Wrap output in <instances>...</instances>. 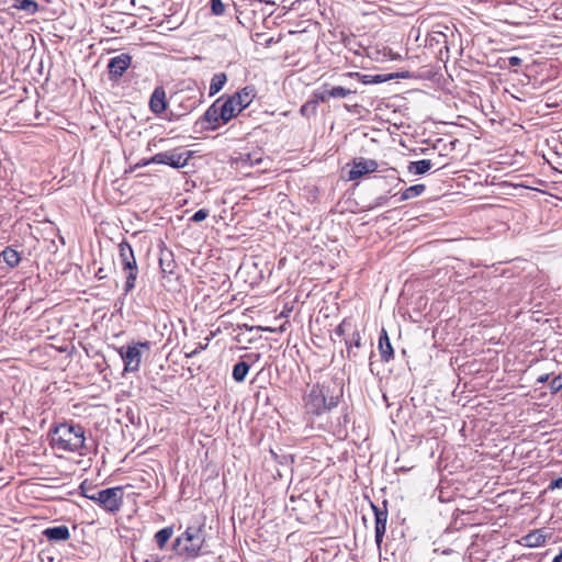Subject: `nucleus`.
Instances as JSON below:
<instances>
[{
  "instance_id": "f257e3e1",
  "label": "nucleus",
  "mask_w": 562,
  "mask_h": 562,
  "mask_svg": "<svg viewBox=\"0 0 562 562\" xmlns=\"http://www.w3.org/2000/svg\"><path fill=\"white\" fill-rule=\"evenodd\" d=\"M52 446L58 450L67 452H78L86 456V436L85 428L80 424L72 422L61 423L50 429Z\"/></svg>"
},
{
  "instance_id": "f03ea898",
  "label": "nucleus",
  "mask_w": 562,
  "mask_h": 562,
  "mask_svg": "<svg viewBox=\"0 0 562 562\" xmlns=\"http://www.w3.org/2000/svg\"><path fill=\"white\" fill-rule=\"evenodd\" d=\"M340 395V389L336 391L329 384H314L304 397L305 411L313 416L324 415L338 405Z\"/></svg>"
},
{
  "instance_id": "7ed1b4c3",
  "label": "nucleus",
  "mask_w": 562,
  "mask_h": 562,
  "mask_svg": "<svg viewBox=\"0 0 562 562\" xmlns=\"http://www.w3.org/2000/svg\"><path fill=\"white\" fill-rule=\"evenodd\" d=\"M205 524L198 522L189 525L187 529L176 538L172 543V549L177 554L186 558H196L205 553L203 550L205 542Z\"/></svg>"
},
{
  "instance_id": "20e7f679",
  "label": "nucleus",
  "mask_w": 562,
  "mask_h": 562,
  "mask_svg": "<svg viewBox=\"0 0 562 562\" xmlns=\"http://www.w3.org/2000/svg\"><path fill=\"white\" fill-rule=\"evenodd\" d=\"M81 495L98 503L106 512H117L122 505V487H109L101 491H94V487L82 482L79 486Z\"/></svg>"
},
{
  "instance_id": "39448f33",
  "label": "nucleus",
  "mask_w": 562,
  "mask_h": 562,
  "mask_svg": "<svg viewBox=\"0 0 562 562\" xmlns=\"http://www.w3.org/2000/svg\"><path fill=\"white\" fill-rule=\"evenodd\" d=\"M150 342H136L127 346H122L117 349L120 357L124 362V372H136L139 370L142 362L140 348L149 349Z\"/></svg>"
},
{
  "instance_id": "423d86ee",
  "label": "nucleus",
  "mask_w": 562,
  "mask_h": 562,
  "mask_svg": "<svg viewBox=\"0 0 562 562\" xmlns=\"http://www.w3.org/2000/svg\"><path fill=\"white\" fill-rule=\"evenodd\" d=\"M190 157V151H179L178 149H172L156 154L151 157V160L155 164L167 165L179 169L188 164Z\"/></svg>"
},
{
  "instance_id": "0eeeda50",
  "label": "nucleus",
  "mask_w": 562,
  "mask_h": 562,
  "mask_svg": "<svg viewBox=\"0 0 562 562\" xmlns=\"http://www.w3.org/2000/svg\"><path fill=\"white\" fill-rule=\"evenodd\" d=\"M378 169V162L369 158H355L351 168L348 171V180H357L366 175L372 173Z\"/></svg>"
},
{
  "instance_id": "6e6552de",
  "label": "nucleus",
  "mask_w": 562,
  "mask_h": 562,
  "mask_svg": "<svg viewBox=\"0 0 562 562\" xmlns=\"http://www.w3.org/2000/svg\"><path fill=\"white\" fill-rule=\"evenodd\" d=\"M201 122L205 124L203 127L209 131H215L220 126L227 123L224 114H221V105L217 100H215L212 105L209 106V109L201 117Z\"/></svg>"
},
{
  "instance_id": "1a4fd4ad",
  "label": "nucleus",
  "mask_w": 562,
  "mask_h": 562,
  "mask_svg": "<svg viewBox=\"0 0 562 562\" xmlns=\"http://www.w3.org/2000/svg\"><path fill=\"white\" fill-rule=\"evenodd\" d=\"M132 64V56L126 53H122L117 56L112 57L108 64V70L110 79H119L128 69Z\"/></svg>"
},
{
  "instance_id": "9d476101",
  "label": "nucleus",
  "mask_w": 562,
  "mask_h": 562,
  "mask_svg": "<svg viewBox=\"0 0 562 562\" xmlns=\"http://www.w3.org/2000/svg\"><path fill=\"white\" fill-rule=\"evenodd\" d=\"M371 507L374 513L375 518V542L380 546V543L383 540V537L386 531V522H387V508H386V501L383 502V507H379L371 503Z\"/></svg>"
},
{
  "instance_id": "9b49d317",
  "label": "nucleus",
  "mask_w": 562,
  "mask_h": 562,
  "mask_svg": "<svg viewBox=\"0 0 562 562\" xmlns=\"http://www.w3.org/2000/svg\"><path fill=\"white\" fill-rule=\"evenodd\" d=\"M265 159L266 158L263 151L258 148L248 153H239V155L235 158V162L237 166L245 168L260 166Z\"/></svg>"
},
{
  "instance_id": "f8f14e48",
  "label": "nucleus",
  "mask_w": 562,
  "mask_h": 562,
  "mask_svg": "<svg viewBox=\"0 0 562 562\" xmlns=\"http://www.w3.org/2000/svg\"><path fill=\"white\" fill-rule=\"evenodd\" d=\"M217 101L221 105V114H224L227 123L243 111L233 95H222Z\"/></svg>"
},
{
  "instance_id": "ddd939ff",
  "label": "nucleus",
  "mask_w": 562,
  "mask_h": 562,
  "mask_svg": "<svg viewBox=\"0 0 562 562\" xmlns=\"http://www.w3.org/2000/svg\"><path fill=\"white\" fill-rule=\"evenodd\" d=\"M149 109L154 114H161L167 109L166 91L162 87H156L149 99Z\"/></svg>"
},
{
  "instance_id": "4468645a",
  "label": "nucleus",
  "mask_w": 562,
  "mask_h": 562,
  "mask_svg": "<svg viewBox=\"0 0 562 562\" xmlns=\"http://www.w3.org/2000/svg\"><path fill=\"white\" fill-rule=\"evenodd\" d=\"M119 251H120L119 257H120V261H121L123 270L132 269L135 266H137L133 248L126 240H123L122 243H120Z\"/></svg>"
},
{
  "instance_id": "2eb2a0df",
  "label": "nucleus",
  "mask_w": 562,
  "mask_h": 562,
  "mask_svg": "<svg viewBox=\"0 0 562 562\" xmlns=\"http://www.w3.org/2000/svg\"><path fill=\"white\" fill-rule=\"evenodd\" d=\"M43 536L49 541H67L70 538V531L67 526L60 525L44 529Z\"/></svg>"
},
{
  "instance_id": "dca6fc26",
  "label": "nucleus",
  "mask_w": 562,
  "mask_h": 562,
  "mask_svg": "<svg viewBox=\"0 0 562 562\" xmlns=\"http://www.w3.org/2000/svg\"><path fill=\"white\" fill-rule=\"evenodd\" d=\"M349 77H358L362 83L369 85V83H382L386 82L394 78H400L398 74H389V75H360L359 72H349ZM401 78H405L404 75L401 76Z\"/></svg>"
},
{
  "instance_id": "f3484780",
  "label": "nucleus",
  "mask_w": 562,
  "mask_h": 562,
  "mask_svg": "<svg viewBox=\"0 0 562 562\" xmlns=\"http://www.w3.org/2000/svg\"><path fill=\"white\" fill-rule=\"evenodd\" d=\"M232 95L237 101V103H239L238 106L241 110H244L247 106H249L250 103L252 102V100L255 99V97H256V89H255L254 86H246L245 88H243L241 90L235 92Z\"/></svg>"
},
{
  "instance_id": "a211bd4d",
  "label": "nucleus",
  "mask_w": 562,
  "mask_h": 562,
  "mask_svg": "<svg viewBox=\"0 0 562 562\" xmlns=\"http://www.w3.org/2000/svg\"><path fill=\"white\" fill-rule=\"evenodd\" d=\"M345 345L348 359L357 361L358 353H353V348L359 349L361 347V335L357 328L348 337H345Z\"/></svg>"
},
{
  "instance_id": "6ab92c4d",
  "label": "nucleus",
  "mask_w": 562,
  "mask_h": 562,
  "mask_svg": "<svg viewBox=\"0 0 562 562\" xmlns=\"http://www.w3.org/2000/svg\"><path fill=\"white\" fill-rule=\"evenodd\" d=\"M379 351L382 361L389 362L391 359H393L394 350L385 329H382L379 337Z\"/></svg>"
},
{
  "instance_id": "aec40b11",
  "label": "nucleus",
  "mask_w": 562,
  "mask_h": 562,
  "mask_svg": "<svg viewBox=\"0 0 562 562\" xmlns=\"http://www.w3.org/2000/svg\"><path fill=\"white\" fill-rule=\"evenodd\" d=\"M434 165L435 164L430 159L411 161L407 166V171L411 175H424L429 171Z\"/></svg>"
},
{
  "instance_id": "412c9836",
  "label": "nucleus",
  "mask_w": 562,
  "mask_h": 562,
  "mask_svg": "<svg viewBox=\"0 0 562 562\" xmlns=\"http://www.w3.org/2000/svg\"><path fill=\"white\" fill-rule=\"evenodd\" d=\"M0 257L3 259V261L10 267L15 268L19 266L21 261L20 254L12 247L8 246L5 247L1 254Z\"/></svg>"
},
{
  "instance_id": "4be33fe9",
  "label": "nucleus",
  "mask_w": 562,
  "mask_h": 562,
  "mask_svg": "<svg viewBox=\"0 0 562 562\" xmlns=\"http://www.w3.org/2000/svg\"><path fill=\"white\" fill-rule=\"evenodd\" d=\"M226 81H227V76L225 72L214 74L211 79L209 94L212 97V95H215L216 93H218L225 86Z\"/></svg>"
},
{
  "instance_id": "5701e85b",
  "label": "nucleus",
  "mask_w": 562,
  "mask_h": 562,
  "mask_svg": "<svg viewBox=\"0 0 562 562\" xmlns=\"http://www.w3.org/2000/svg\"><path fill=\"white\" fill-rule=\"evenodd\" d=\"M249 369H250V366L246 361L237 362L233 368V372H232L233 379L238 383L244 382L249 372Z\"/></svg>"
},
{
  "instance_id": "b1692460",
  "label": "nucleus",
  "mask_w": 562,
  "mask_h": 562,
  "mask_svg": "<svg viewBox=\"0 0 562 562\" xmlns=\"http://www.w3.org/2000/svg\"><path fill=\"white\" fill-rule=\"evenodd\" d=\"M173 536V527L168 526L160 530H158L154 538L159 549H164L166 543L171 539Z\"/></svg>"
},
{
  "instance_id": "393cba45",
  "label": "nucleus",
  "mask_w": 562,
  "mask_h": 562,
  "mask_svg": "<svg viewBox=\"0 0 562 562\" xmlns=\"http://www.w3.org/2000/svg\"><path fill=\"white\" fill-rule=\"evenodd\" d=\"M426 187L425 184H414L408 188H406L398 199L400 202L407 201L409 199L419 196L425 191Z\"/></svg>"
},
{
  "instance_id": "a878e982",
  "label": "nucleus",
  "mask_w": 562,
  "mask_h": 562,
  "mask_svg": "<svg viewBox=\"0 0 562 562\" xmlns=\"http://www.w3.org/2000/svg\"><path fill=\"white\" fill-rule=\"evenodd\" d=\"M123 271L126 272V281L124 284V294H127L135 288V281L137 279L138 268H137V266H135L132 269H124Z\"/></svg>"
},
{
  "instance_id": "bb28decb",
  "label": "nucleus",
  "mask_w": 562,
  "mask_h": 562,
  "mask_svg": "<svg viewBox=\"0 0 562 562\" xmlns=\"http://www.w3.org/2000/svg\"><path fill=\"white\" fill-rule=\"evenodd\" d=\"M13 7L30 14H34L38 10V4L34 0H16Z\"/></svg>"
},
{
  "instance_id": "cd10ccee",
  "label": "nucleus",
  "mask_w": 562,
  "mask_h": 562,
  "mask_svg": "<svg viewBox=\"0 0 562 562\" xmlns=\"http://www.w3.org/2000/svg\"><path fill=\"white\" fill-rule=\"evenodd\" d=\"M159 266L164 278L173 274L176 262L172 258H165L161 256L159 259Z\"/></svg>"
},
{
  "instance_id": "c85d7f7f",
  "label": "nucleus",
  "mask_w": 562,
  "mask_h": 562,
  "mask_svg": "<svg viewBox=\"0 0 562 562\" xmlns=\"http://www.w3.org/2000/svg\"><path fill=\"white\" fill-rule=\"evenodd\" d=\"M356 327L350 319H344L335 329V335L338 337H348Z\"/></svg>"
},
{
  "instance_id": "c756f323",
  "label": "nucleus",
  "mask_w": 562,
  "mask_h": 562,
  "mask_svg": "<svg viewBox=\"0 0 562 562\" xmlns=\"http://www.w3.org/2000/svg\"><path fill=\"white\" fill-rule=\"evenodd\" d=\"M527 547H539L546 542V537L538 531L528 533L525 538Z\"/></svg>"
},
{
  "instance_id": "7c9ffc66",
  "label": "nucleus",
  "mask_w": 562,
  "mask_h": 562,
  "mask_svg": "<svg viewBox=\"0 0 562 562\" xmlns=\"http://www.w3.org/2000/svg\"><path fill=\"white\" fill-rule=\"evenodd\" d=\"M356 90L347 89L341 86L330 87L331 99H344L351 94H355Z\"/></svg>"
},
{
  "instance_id": "2f4dec72",
  "label": "nucleus",
  "mask_w": 562,
  "mask_h": 562,
  "mask_svg": "<svg viewBox=\"0 0 562 562\" xmlns=\"http://www.w3.org/2000/svg\"><path fill=\"white\" fill-rule=\"evenodd\" d=\"M330 93V87H328L327 85H325L321 90H317L314 95L315 98L317 99L316 101L318 102H328L329 99H331V95L329 94Z\"/></svg>"
},
{
  "instance_id": "473e14b6",
  "label": "nucleus",
  "mask_w": 562,
  "mask_h": 562,
  "mask_svg": "<svg viewBox=\"0 0 562 562\" xmlns=\"http://www.w3.org/2000/svg\"><path fill=\"white\" fill-rule=\"evenodd\" d=\"M211 11L214 15L220 16L225 12V4L222 0H211L210 1Z\"/></svg>"
},
{
  "instance_id": "72a5a7b5",
  "label": "nucleus",
  "mask_w": 562,
  "mask_h": 562,
  "mask_svg": "<svg viewBox=\"0 0 562 562\" xmlns=\"http://www.w3.org/2000/svg\"><path fill=\"white\" fill-rule=\"evenodd\" d=\"M210 214V211L207 209H200L198 210L191 217L190 222L199 223L204 221Z\"/></svg>"
},
{
  "instance_id": "f704fd0d",
  "label": "nucleus",
  "mask_w": 562,
  "mask_h": 562,
  "mask_svg": "<svg viewBox=\"0 0 562 562\" xmlns=\"http://www.w3.org/2000/svg\"><path fill=\"white\" fill-rule=\"evenodd\" d=\"M550 390L552 394L558 393L562 390V373L554 376L550 382Z\"/></svg>"
},
{
  "instance_id": "c9c22d12",
  "label": "nucleus",
  "mask_w": 562,
  "mask_h": 562,
  "mask_svg": "<svg viewBox=\"0 0 562 562\" xmlns=\"http://www.w3.org/2000/svg\"><path fill=\"white\" fill-rule=\"evenodd\" d=\"M316 106L317 101H308L301 106L300 112L303 116H308L310 111L314 112Z\"/></svg>"
},
{
  "instance_id": "e433bc0d",
  "label": "nucleus",
  "mask_w": 562,
  "mask_h": 562,
  "mask_svg": "<svg viewBox=\"0 0 562 562\" xmlns=\"http://www.w3.org/2000/svg\"><path fill=\"white\" fill-rule=\"evenodd\" d=\"M387 202H389V196L387 195H380V196L374 199V201L369 206V209L372 210V209H375V207H379V206H383Z\"/></svg>"
},
{
  "instance_id": "4c0bfd02",
  "label": "nucleus",
  "mask_w": 562,
  "mask_h": 562,
  "mask_svg": "<svg viewBox=\"0 0 562 562\" xmlns=\"http://www.w3.org/2000/svg\"><path fill=\"white\" fill-rule=\"evenodd\" d=\"M522 63L521 58H519L518 56H510L508 57L507 59V65L508 67H518L520 66Z\"/></svg>"
},
{
  "instance_id": "58836bf2",
  "label": "nucleus",
  "mask_w": 562,
  "mask_h": 562,
  "mask_svg": "<svg viewBox=\"0 0 562 562\" xmlns=\"http://www.w3.org/2000/svg\"><path fill=\"white\" fill-rule=\"evenodd\" d=\"M549 490L562 488V476L552 480L548 486Z\"/></svg>"
},
{
  "instance_id": "ea45409f",
  "label": "nucleus",
  "mask_w": 562,
  "mask_h": 562,
  "mask_svg": "<svg viewBox=\"0 0 562 562\" xmlns=\"http://www.w3.org/2000/svg\"><path fill=\"white\" fill-rule=\"evenodd\" d=\"M150 164H155L151 158H143L142 160H139L133 169H137V168H142V167H145V166H148Z\"/></svg>"
},
{
  "instance_id": "a19ab883",
  "label": "nucleus",
  "mask_w": 562,
  "mask_h": 562,
  "mask_svg": "<svg viewBox=\"0 0 562 562\" xmlns=\"http://www.w3.org/2000/svg\"><path fill=\"white\" fill-rule=\"evenodd\" d=\"M144 562H164L162 558L158 554H149Z\"/></svg>"
},
{
  "instance_id": "79ce46f5",
  "label": "nucleus",
  "mask_w": 562,
  "mask_h": 562,
  "mask_svg": "<svg viewBox=\"0 0 562 562\" xmlns=\"http://www.w3.org/2000/svg\"><path fill=\"white\" fill-rule=\"evenodd\" d=\"M205 347H206V345L203 346V345L200 344L199 347H196L193 351H191L190 353H187V357H193V356L198 355Z\"/></svg>"
},
{
  "instance_id": "37998d69",
  "label": "nucleus",
  "mask_w": 562,
  "mask_h": 562,
  "mask_svg": "<svg viewBox=\"0 0 562 562\" xmlns=\"http://www.w3.org/2000/svg\"><path fill=\"white\" fill-rule=\"evenodd\" d=\"M550 375L548 373L541 374L537 378V383H546L548 382Z\"/></svg>"
},
{
  "instance_id": "c03bdc74",
  "label": "nucleus",
  "mask_w": 562,
  "mask_h": 562,
  "mask_svg": "<svg viewBox=\"0 0 562 562\" xmlns=\"http://www.w3.org/2000/svg\"><path fill=\"white\" fill-rule=\"evenodd\" d=\"M552 562H562V548L560 549L559 554H557V555L553 558Z\"/></svg>"
},
{
  "instance_id": "a18cd8bd",
  "label": "nucleus",
  "mask_w": 562,
  "mask_h": 562,
  "mask_svg": "<svg viewBox=\"0 0 562 562\" xmlns=\"http://www.w3.org/2000/svg\"><path fill=\"white\" fill-rule=\"evenodd\" d=\"M95 276H97L99 279H103V278H104V276H103V269H102V268H100V269L98 270V272L95 273Z\"/></svg>"
},
{
  "instance_id": "49530a36",
  "label": "nucleus",
  "mask_w": 562,
  "mask_h": 562,
  "mask_svg": "<svg viewBox=\"0 0 562 562\" xmlns=\"http://www.w3.org/2000/svg\"><path fill=\"white\" fill-rule=\"evenodd\" d=\"M452 552H453L452 549H447V550L442 551L443 554H451Z\"/></svg>"
}]
</instances>
